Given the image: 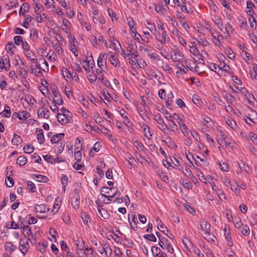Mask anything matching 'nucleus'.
I'll list each match as a JSON object with an SVG mask.
<instances>
[{
	"label": "nucleus",
	"mask_w": 257,
	"mask_h": 257,
	"mask_svg": "<svg viewBox=\"0 0 257 257\" xmlns=\"http://www.w3.org/2000/svg\"><path fill=\"white\" fill-rule=\"evenodd\" d=\"M36 132L38 133L37 134V140L38 142L40 144H43L45 143V139H44V135L43 134V131L42 129H37Z\"/></svg>",
	"instance_id": "393cba45"
},
{
	"label": "nucleus",
	"mask_w": 257,
	"mask_h": 257,
	"mask_svg": "<svg viewBox=\"0 0 257 257\" xmlns=\"http://www.w3.org/2000/svg\"><path fill=\"white\" fill-rule=\"evenodd\" d=\"M197 42L203 46H206L208 44V42L204 38L199 36L197 39Z\"/></svg>",
	"instance_id": "680f3d73"
},
{
	"label": "nucleus",
	"mask_w": 257,
	"mask_h": 257,
	"mask_svg": "<svg viewBox=\"0 0 257 257\" xmlns=\"http://www.w3.org/2000/svg\"><path fill=\"white\" fill-rule=\"evenodd\" d=\"M156 39L160 41L162 44H166L167 40L169 39V37L167 35L166 31H162L161 35H159V37H156Z\"/></svg>",
	"instance_id": "6ab92c4d"
},
{
	"label": "nucleus",
	"mask_w": 257,
	"mask_h": 257,
	"mask_svg": "<svg viewBox=\"0 0 257 257\" xmlns=\"http://www.w3.org/2000/svg\"><path fill=\"white\" fill-rule=\"evenodd\" d=\"M11 65L10 62V58L8 57V63H5L4 60L2 58L0 59V72H2L3 69H5L6 71H9L10 69Z\"/></svg>",
	"instance_id": "ddd939ff"
},
{
	"label": "nucleus",
	"mask_w": 257,
	"mask_h": 257,
	"mask_svg": "<svg viewBox=\"0 0 257 257\" xmlns=\"http://www.w3.org/2000/svg\"><path fill=\"white\" fill-rule=\"evenodd\" d=\"M62 23L64 28H62L61 29L67 34H70V30L69 28V26L71 25L70 22L65 18L63 19Z\"/></svg>",
	"instance_id": "4be33fe9"
},
{
	"label": "nucleus",
	"mask_w": 257,
	"mask_h": 257,
	"mask_svg": "<svg viewBox=\"0 0 257 257\" xmlns=\"http://www.w3.org/2000/svg\"><path fill=\"white\" fill-rule=\"evenodd\" d=\"M117 194H118V196L120 195V192L118 191V189H115V192H113L112 195H106L102 193L101 195L107 198L108 201H112V198L115 197Z\"/></svg>",
	"instance_id": "f704fd0d"
},
{
	"label": "nucleus",
	"mask_w": 257,
	"mask_h": 257,
	"mask_svg": "<svg viewBox=\"0 0 257 257\" xmlns=\"http://www.w3.org/2000/svg\"><path fill=\"white\" fill-rule=\"evenodd\" d=\"M184 63L185 64L186 67H187V68L191 71L195 70V69L198 67L197 64L194 62L188 63V62L186 60Z\"/></svg>",
	"instance_id": "49530a36"
},
{
	"label": "nucleus",
	"mask_w": 257,
	"mask_h": 257,
	"mask_svg": "<svg viewBox=\"0 0 257 257\" xmlns=\"http://www.w3.org/2000/svg\"><path fill=\"white\" fill-rule=\"evenodd\" d=\"M106 59L107 55L106 54H100L97 60V65L98 67L103 71L106 69Z\"/></svg>",
	"instance_id": "6e6552de"
},
{
	"label": "nucleus",
	"mask_w": 257,
	"mask_h": 257,
	"mask_svg": "<svg viewBox=\"0 0 257 257\" xmlns=\"http://www.w3.org/2000/svg\"><path fill=\"white\" fill-rule=\"evenodd\" d=\"M24 151L25 153L31 154L34 151V148L32 145H26L23 148Z\"/></svg>",
	"instance_id": "8fccbe9b"
},
{
	"label": "nucleus",
	"mask_w": 257,
	"mask_h": 257,
	"mask_svg": "<svg viewBox=\"0 0 257 257\" xmlns=\"http://www.w3.org/2000/svg\"><path fill=\"white\" fill-rule=\"evenodd\" d=\"M33 20V18L29 15H27L26 16V18L24 19L23 24L22 25L23 27L25 28H28L29 26V23Z\"/></svg>",
	"instance_id": "09e8293b"
},
{
	"label": "nucleus",
	"mask_w": 257,
	"mask_h": 257,
	"mask_svg": "<svg viewBox=\"0 0 257 257\" xmlns=\"http://www.w3.org/2000/svg\"><path fill=\"white\" fill-rule=\"evenodd\" d=\"M6 49L7 52L10 54V55H13L17 49V47L13 42H9L6 45Z\"/></svg>",
	"instance_id": "aec40b11"
},
{
	"label": "nucleus",
	"mask_w": 257,
	"mask_h": 257,
	"mask_svg": "<svg viewBox=\"0 0 257 257\" xmlns=\"http://www.w3.org/2000/svg\"><path fill=\"white\" fill-rule=\"evenodd\" d=\"M162 68L164 70L167 71L168 73L171 74L173 73V69L170 67L169 65L167 63H163Z\"/></svg>",
	"instance_id": "e2e57ef3"
},
{
	"label": "nucleus",
	"mask_w": 257,
	"mask_h": 257,
	"mask_svg": "<svg viewBox=\"0 0 257 257\" xmlns=\"http://www.w3.org/2000/svg\"><path fill=\"white\" fill-rule=\"evenodd\" d=\"M29 241L30 239L26 236L23 238H21L20 239L19 243L22 247L20 249V250L24 254H25L28 251V248L30 247L29 243Z\"/></svg>",
	"instance_id": "0eeeda50"
},
{
	"label": "nucleus",
	"mask_w": 257,
	"mask_h": 257,
	"mask_svg": "<svg viewBox=\"0 0 257 257\" xmlns=\"http://www.w3.org/2000/svg\"><path fill=\"white\" fill-rule=\"evenodd\" d=\"M61 183L63 185V191H65L66 187L68 185V177L66 175L62 174L61 176Z\"/></svg>",
	"instance_id": "37998d69"
},
{
	"label": "nucleus",
	"mask_w": 257,
	"mask_h": 257,
	"mask_svg": "<svg viewBox=\"0 0 257 257\" xmlns=\"http://www.w3.org/2000/svg\"><path fill=\"white\" fill-rule=\"evenodd\" d=\"M27 159L25 156L23 155L19 156L17 160V164L21 166H24L27 163Z\"/></svg>",
	"instance_id": "58836bf2"
},
{
	"label": "nucleus",
	"mask_w": 257,
	"mask_h": 257,
	"mask_svg": "<svg viewBox=\"0 0 257 257\" xmlns=\"http://www.w3.org/2000/svg\"><path fill=\"white\" fill-rule=\"evenodd\" d=\"M27 189L30 192L33 193L36 191V186L32 181H27Z\"/></svg>",
	"instance_id": "de8ad7c7"
},
{
	"label": "nucleus",
	"mask_w": 257,
	"mask_h": 257,
	"mask_svg": "<svg viewBox=\"0 0 257 257\" xmlns=\"http://www.w3.org/2000/svg\"><path fill=\"white\" fill-rule=\"evenodd\" d=\"M200 226L201 229L203 232V237L208 241L214 242L216 238L211 232L210 224L207 221H202L200 222Z\"/></svg>",
	"instance_id": "f257e3e1"
},
{
	"label": "nucleus",
	"mask_w": 257,
	"mask_h": 257,
	"mask_svg": "<svg viewBox=\"0 0 257 257\" xmlns=\"http://www.w3.org/2000/svg\"><path fill=\"white\" fill-rule=\"evenodd\" d=\"M107 55L109 56V60L112 65L114 67L119 66L120 63L118 59L111 52H109Z\"/></svg>",
	"instance_id": "f3484780"
},
{
	"label": "nucleus",
	"mask_w": 257,
	"mask_h": 257,
	"mask_svg": "<svg viewBox=\"0 0 257 257\" xmlns=\"http://www.w3.org/2000/svg\"><path fill=\"white\" fill-rule=\"evenodd\" d=\"M169 125L173 132H176L178 131L177 125L173 120L170 119Z\"/></svg>",
	"instance_id": "69168bd1"
},
{
	"label": "nucleus",
	"mask_w": 257,
	"mask_h": 257,
	"mask_svg": "<svg viewBox=\"0 0 257 257\" xmlns=\"http://www.w3.org/2000/svg\"><path fill=\"white\" fill-rule=\"evenodd\" d=\"M248 137L250 138L251 141L254 145H257V135L253 132H249L248 134Z\"/></svg>",
	"instance_id": "6e6d98bb"
},
{
	"label": "nucleus",
	"mask_w": 257,
	"mask_h": 257,
	"mask_svg": "<svg viewBox=\"0 0 257 257\" xmlns=\"http://www.w3.org/2000/svg\"><path fill=\"white\" fill-rule=\"evenodd\" d=\"M224 236L226 240L227 244L229 246H232L233 245V242L231 237L229 230H228V232H225V233H224Z\"/></svg>",
	"instance_id": "a19ab883"
},
{
	"label": "nucleus",
	"mask_w": 257,
	"mask_h": 257,
	"mask_svg": "<svg viewBox=\"0 0 257 257\" xmlns=\"http://www.w3.org/2000/svg\"><path fill=\"white\" fill-rule=\"evenodd\" d=\"M30 4L28 3L23 4L20 8L19 14L20 15H24L26 13H28L29 10Z\"/></svg>",
	"instance_id": "c85d7f7f"
},
{
	"label": "nucleus",
	"mask_w": 257,
	"mask_h": 257,
	"mask_svg": "<svg viewBox=\"0 0 257 257\" xmlns=\"http://www.w3.org/2000/svg\"><path fill=\"white\" fill-rule=\"evenodd\" d=\"M171 160V164L172 165L174 168L178 169L180 170L181 168H180V161L179 160L177 159L175 157H173L172 158H170Z\"/></svg>",
	"instance_id": "2f4dec72"
},
{
	"label": "nucleus",
	"mask_w": 257,
	"mask_h": 257,
	"mask_svg": "<svg viewBox=\"0 0 257 257\" xmlns=\"http://www.w3.org/2000/svg\"><path fill=\"white\" fill-rule=\"evenodd\" d=\"M82 146H80V148L79 147L75 146V150H77V151L75 152V158L77 162H79L81 160L82 155L81 150H82Z\"/></svg>",
	"instance_id": "7c9ffc66"
},
{
	"label": "nucleus",
	"mask_w": 257,
	"mask_h": 257,
	"mask_svg": "<svg viewBox=\"0 0 257 257\" xmlns=\"http://www.w3.org/2000/svg\"><path fill=\"white\" fill-rule=\"evenodd\" d=\"M119 114L122 117L124 118V120L123 121V123L124 124L126 125L127 126H128L129 124L131 125H132V123L130 121L127 116L126 115L127 112L124 109L120 110L119 111Z\"/></svg>",
	"instance_id": "5701e85b"
},
{
	"label": "nucleus",
	"mask_w": 257,
	"mask_h": 257,
	"mask_svg": "<svg viewBox=\"0 0 257 257\" xmlns=\"http://www.w3.org/2000/svg\"><path fill=\"white\" fill-rule=\"evenodd\" d=\"M127 25L129 27L130 30H134L137 29V28L135 26V23L134 20L130 17L127 18Z\"/></svg>",
	"instance_id": "5fc2aeb1"
},
{
	"label": "nucleus",
	"mask_w": 257,
	"mask_h": 257,
	"mask_svg": "<svg viewBox=\"0 0 257 257\" xmlns=\"http://www.w3.org/2000/svg\"><path fill=\"white\" fill-rule=\"evenodd\" d=\"M88 80L91 83H94L97 79V76L96 74H94L92 72V74H90L87 75Z\"/></svg>",
	"instance_id": "0e129e2a"
},
{
	"label": "nucleus",
	"mask_w": 257,
	"mask_h": 257,
	"mask_svg": "<svg viewBox=\"0 0 257 257\" xmlns=\"http://www.w3.org/2000/svg\"><path fill=\"white\" fill-rule=\"evenodd\" d=\"M102 248L107 257H110L112 254V249L109 244L104 243L102 245Z\"/></svg>",
	"instance_id": "b1692460"
},
{
	"label": "nucleus",
	"mask_w": 257,
	"mask_h": 257,
	"mask_svg": "<svg viewBox=\"0 0 257 257\" xmlns=\"http://www.w3.org/2000/svg\"><path fill=\"white\" fill-rule=\"evenodd\" d=\"M196 44L195 42H192L191 45L189 46L190 51L195 56H197L199 54V50L196 47Z\"/></svg>",
	"instance_id": "e433bc0d"
},
{
	"label": "nucleus",
	"mask_w": 257,
	"mask_h": 257,
	"mask_svg": "<svg viewBox=\"0 0 257 257\" xmlns=\"http://www.w3.org/2000/svg\"><path fill=\"white\" fill-rule=\"evenodd\" d=\"M113 251L114 253V257H121L122 252L119 247L115 246Z\"/></svg>",
	"instance_id": "774afa93"
},
{
	"label": "nucleus",
	"mask_w": 257,
	"mask_h": 257,
	"mask_svg": "<svg viewBox=\"0 0 257 257\" xmlns=\"http://www.w3.org/2000/svg\"><path fill=\"white\" fill-rule=\"evenodd\" d=\"M166 242L165 243L164 245L162 247V248L164 249H167L168 251L170 253H173L174 252V249L172 246V245L171 243L169 242V241L167 239H166Z\"/></svg>",
	"instance_id": "cd10ccee"
},
{
	"label": "nucleus",
	"mask_w": 257,
	"mask_h": 257,
	"mask_svg": "<svg viewBox=\"0 0 257 257\" xmlns=\"http://www.w3.org/2000/svg\"><path fill=\"white\" fill-rule=\"evenodd\" d=\"M12 142L14 145L18 146L23 143V140L20 136L15 134L13 135Z\"/></svg>",
	"instance_id": "a878e982"
},
{
	"label": "nucleus",
	"mask_w": 257,
	"mask_h": 257,
	"mask_svg": "<svg viewBox=\"0 0 257 257\" xmlns=\"http://www.w3.org/2000/svg\"><path fill=\"white\" fill-rule=\"evenodd\" d=\"M71 201L73 208H78L80 204V196L76 190L74 191L73 196L71 197Z\"/></svg>",
	"instance_id": "1a4fd4ad"
},
{
	"label": "nucleus",
	"mask_w": 257,
	"mask_h": 257,
	"mask_svg": "<svg viewBox=\"0 0 257 257\" xmlns=\"http://www.w3.org/2000/svg\"><path fill=\"white\" fill-rule=\"evenodd\" d=\"M238 229H239L241 234L247 236L250 234V229L246 224H243Z\"/></svg>",
	"instance_id": "c756f323"
},
{
	"label": "nucleus",
	"mask_w": 257,
	"mask_h": 257,
	"mask_svg": "<svg viewBox=\"0 0 257 257\" xmlns=\"http://www.w3.org/2000/svg\"><path fill=\"white\" fill-rule=\"evenodd\" d=\"M62 73L63 77L66 79H71L72 78V75L71 72L66 68H63Z\"/></svg>",
	"instance_id": "4c0bfd02"
},
{
	"label": "nucleus",
	"mask_w": 257,
	"mask_h": 257,
	"mask_svg": "<svg viewBox=\"0 0 257 257\" xmlns=\"http://www.w3.org/2000/svg\"><path fill=\"white\" fill-rule=\"evenodd\" d=\"M225 30L226 34L228 35H229L230 33H232L233 31V29L231 25L229 23H227L225 24Z\"/></svg>",
	"instance_id": "052dcab7"
},
{
	"label": "nucleus",
	"mask_w": 257,
	"mask_h": 257,
	"mask_svg": "<svg viewBox=\"0 0 257 257\" xmlns=\"http://www.w3.org/2000/svg\"><path fill=\"white\" fill-rule=\"evenodd\" d=\"M65 136L64 133L57 134L53 135L50 140V142L52 144H55L58 143L59 141L62 140Z\"/></svg>",
	"instance_id": "2eb2a0df"
},
{
	"label": "nucleus",
	"mask_w": 257,
	"mask_h": 257,
	"mask_svg": "<svg viewBox=\"0 0 257 257\" xmlns=\"http://www.w3.org/2000/svg\"><path fill=\"white\" fill-rule=\"evenodd\" d=\"M115 189H118L117 188H108L107 187H102L101 191L107 195H112L113 192H115Z\"/></svg>",
	"instance_id": "473e14b6"
},
{
	"label": "nucleus",
	"mask_w": 257,
	"mask_h": 257,
	"mask_svg": "<svg viewBox=\"0 0 257 257\" xmlns=\"http://www.w3.org/2000/svg\"><path fill=\"white\" fill-rule=\"evenodd\" d=\"M141 127L143 130L144 135L149 140H151L152 138V135L150 134V128L148 125L143 123L141 125Z\"/></svg>",
	"instance_id": "a211bd4d"
},
{
	"label": "nucleus",
	"mask_w": 257,
	"mask_h": 257,
	"mask_svg": "<svg viewBox=\"0 0 257 257\" xmlns=\"http://www.w3.org/2000/svg\"><path fill=\"white\" fill-rule=\"evenodd\" d=\"M245 117L251 122L253 123H257V112L253 109H250L249 112Z\"/></svg>",
	"instance_id": "9b49d317"
},
{
	"label": "nucleus",
	"mask_w": 257,
	"mask_h": 257,
	"mask_svg": "<svg viewBox=\"0 0 257 257\" xmlns=\"http://www.w3.org/2000/svg\"><path fill=\"white\" fill-rule=\"evenodd\" d=\"M184 245L187 249H189L190 247H193V244L187 237H184L182 239Z\"/></svg>",
	"instance_id": "3c124183"
},
{
	"label": "nucleus",
	"mask_w": 257,
	"mask_h": 257,
	"mask_svg": "<svg viewBox=\"0 0 257 257\" xmlns=\"http://www.w3.org/2000/svg\"><path fill=\"white\" fill-rule=\"evenodd\" d=\"M2 116L5 117H9L11 115V108L8 106H6L5 110L1 113Z\"/></svg>",
	"instance_id": "a18cd8bd"
},
{
	"label": "nucleus",
	"mask_w": 257,
	"mask_h": 257,
	"mask_svg": "<svg viewBox=\"0 0 257 257\" xmlns=\"http://www.w3.org/2000/svg\"><path fill=\"white\" fill-rule=\"evenodd\" d=\"M226 123L233 130H236L237 128V124L234 120L231 118H227Z\"/></svg>",
	"instance_id": "c03bdc74"
},
{
	"label": "nucleus",
	"mask_w": 257,
	"mask_h": 257,
	"mask_svg": "<svg viewBox=\"0 0 257 257\" xmlns=\"http://www.w3.org/2000/svg\"><path fill=\"white\" fill-rule=\"evenodd\" d=\"M9 167H7L6 170V184L8 187H12L14 185V180L11 177V176L13 175V171L11 170L10 171V174H8Z\"/></svg>",
	"instance_id": "9d476101"
},
{
	"label": "nucleus",
	"mask_w": 257,
	"mask_h": 257,
	"mask_svg": "<svg viewBox=\"0 0 257 257\" xmlns=\"http://www.w3.org/2000/svg\"><path fill=\"white\" fill-rule=\"evenodd\" d=\"M192 100L193 102L199 107H202L203 102L202 101L200 97L196 94H194L192 96Z\"/></svg>",
	"instance_id": "bb28decb"
},
{
	"label": "nucleus",
	"mask_w": 257,
	"mask_h": 257,
	"mask_svg": "<svg viewBox=\"0 0 257 257\" xmlns=\"http://www.w3.org/2000/svg\"><path fill=\"white\" fill-rule=\"evenodd\" d=\"M70 43L69 47L71 51L75 55L77 56L78 51L77 49V41L73 35L69 34L67 36Z\"/></svg>",
	"instance_id": "20e7f679"
},
{
	"label": "nucleus",
	"mask_w": 257,
	"mask_h": 257,
	"mask_svg": "<svg viewBox=\"0 0 257 257\" xmlns=\"http://www.w3.org/2000/svg\"><path fill=\"white\" fill-rule=\"evenodd\" d=\"M171 58L174 63H184L186 60L184 55L180 51L171 53Z\"/></svg>",
	"instance_id": "7ed1b4c3"
},
{
	"label": "nucleus",
	"mask_w": 257,
	"mask_h": 257,
	"mask_svg": "<svg viewBox=\"0 0 257 257\" xmlns=\"http://www.w3.org/2000/svg\"><path fill=\"white\" fill-rule=\"evenodd\" d=\"M203 116V123L204 124L207 126V127H210L212 126L213 123L212 122L211 119L207 116L202 115Z\"/></svg>",
	"instance_id": "ea45409f"
},
{
	"label": "nucleus",
	"mask_w": 257,
	"mask_h": 257,
	"mask_svg": "<svg viewBox=\"0 0 257 257\" xmlns=\"http://www.w3.org/2000/svg\"><path fill=\"white\" fill-rule=\"evenodd\" d=\"M38 30L36 29H32L30 32V37L32 40H37L38 38Z\"/></svg>",
	"instance_id": "864d4df0"
},
{
	"label": "nucleus",
	"mask_w": 257,
	"mask_h": 257,
	"mask_svg": "<svg viewBox=\"0 0 257 257\" xmlns=\"http://www.w3.org/2000/svg\"><path fill=\"white\" fill-rule=\"evenodd\" d=\"M51 91L54 97L53 99L54 101L58 105H62L63 103V100L57 88L54 86L51 88Z\"/></svg>",
	"instance_id": "423d86ee"
},
{
	"label": "nucleus",
	"mask_w": 257,
	"mask_h": 257,
	"mask_svg": "<svg viewBox=\"0 0 257 257\" xmlns=\"http://www.w3.org/2000/svg\"><path fill=\"white\" fill-rule=\"evenodd\" d=\"M235 227L238 229L240 226H242L243 224L241 222V219L239 218H236L233 221Z\"/></svg>",
	"instance_id": "13d9d810"
},
{
	"label": "nucleus",
	"mask_w": 257,
	"mask_h": 257,
	"mask_svg": "<svg viewBox=\"0 0 257 257\" xmlns=\"http://www.w3.org/2000/svg\"><path fill=\"white\" fill-rule=\"evenodd\" d=\"M127 52L130 53L132 58H136L139 57V53L137 51V46L135 42L128 43L126 47Z\"/></svg>",
	"instance_id": "39448f33"
},
{
	"label": "nucleus",
	"mask_w": 257,
	"mask_h": 257,
	"mask_svg": "<svg viewBox=\"0 0 257 257\" xmlns=\"http://www.w3.org/2000/svg\"><path fill=\"white\" fill-rule=\"evenodd\" d=\"M144 237L150 241L155 242L157 240L156 237L153 234H145Z\"/></svg>",
	"instance_id": "338daca9"
},
{
	"label": "nucleus",
	"mask_w": 257,
	"mask_h": 257,
	"mask_svg": "<svg viewBox=\"0 0 257 257\" xmlns=\"http://www.w3.org/2000/svg\"><path fill=\"white\" fill-rule=\"evenodd\" d=\"M38 115L39 117H43L48 119L49 117V111L48 110H42L39 109L37 111Z\"/></svg>",
	"instance_id": "72a5a7b5"
},
{
	"label": "nucleus",
	"mask_w": 257,
	"mask_h": 257,
	"mask_svg": "<svg viewBox=\"0 0 257 257\" xmlns=\"http://www.w3.org/2000/svg\"><path fill=\"white\" fill-rule=\"evenodd\" d=\"M14 40L15 44L18 46L22 45V43L24 42L23 38L21 36H15L14 38Z\"/></svg>",
	"instance_id": "4d7b16f0"
},
{
	"label": "nucleus",
	"mask_w": 257,
	"mask_h": 257,
	"mask_svg": "<svg viewBox=\"0 0 257 257\" xmlns=\"http://www.w3.org/2000/svg\"><path fill=\"white\" fill-rule=\"evenodd\" d=\"M154 119L158 123V127L164 133H167L169 131L168 125L164 123V121L161 116L160 114L154 115Z\"/></svg>",
	"instance_id": "f03ea898"
},
{
	"label": "nucleus",
	"mask_w": 257,
	"mask_h": 257,
	"mask_svg": "<svg viewBox=\"0 0 257 257\" xmlns=\"http://www.w3.org/2000/svg\"><path fill=\"white\" fill-rule=\"evenodd\" d=\"M69 116L68 115H64V114H58L57 118L58 121L62 124L64 125L69 122Z\"/></svg>",
	"instance_id": "4468645a"
},
{
	"label": "nucleus",
	"mask_w": 257,
	"mask_h": 257,
	"mask_svg": "<svg viewBox=\"0 0 257 257\" xmlns=\"http://www.w3.org/2000/svg\"><path fill=\"white\" fill-rule=\"evenodd\" d=\"M97 209L98 213L102 218L105 219L109 218L110 215L107 210L102 208L100 209L99 207Z\"/></svg>",
	"instance_id": "c9c22d12"
},
{
	"label": "nucleus",
	"mask_w": 257,
	"mask_h": 257,
	"mask_svg": "<svg viewBox=\"0 0 257 257\" xmlns=\"http://www.w3.org/2000/svg\"><path fill=\"white\" fill-rule=\"evenodd\" d=\"M210 32L213 39L216 40V42H214L215 45L218 46L221 45L222 43L220 41V39H219V37H222V35L216 30L211 31L210 29Z\"/></svg>",
	"instance_id": "f8f14e48"
},
{
	"label": "nucleus",
	"mask_w": 257,
	"mask_h": 257,
	"mask_svg": "<svg viewBox=\"0 0 257 257\" xmlns=\"http://www.w3.org/2000/svg\"><path fill=\"white\" fill-rule=\"evenodd\" d=\"M175 66L180 70V72L183 71L185 73H187L188 72V69L186 67L185 63H176Z\"/></svg>",
	"instance_id": "603ef678"
},
{
	"label": "nucleus",
	"mask_w": 257,
	"mask_h": 257,
	"mask_svg": "<svg viewBox=\"0 0 257 257\" xmlns=\"http://www.w3.org/2000/svg\"><path fill=\"white\" fill-rule=\"evenodd\" d=\"M20 113L21 116L19 117V119L20 120H25L30 116V113L26 111H22V112H20Z\"/></svg>",
	"instance_id": "bf43d9fd"
},
{
	"label": "nucleus",
	"mask_w": 257,
	"mask_h": 257,
	"mask_svg": "<svg viewBox=\"0 0 257 257\" xmlns=\"http://www.w3.org/2000/svg\"><path fill=\"white\" fill-rule=\"evenodd\" d=\"M5 249L10 251L13 252L16 249V246L11 242H6L5 244Z\"/></svg>",
	"instance_id": "79ce46f5"
},
{
	"label": "nucleus",
	"mask_w": 257,
	"mask_h": 257,
	"mask_svg": "<svg viewBox=\"0 0 257 257\" xmlns=\"http://www.w3.org/2000/svg\"><path fill=\"white\" fill-rule=\"evenodd\" d=\"M254 4L251 2H247V7H246V13L247 15L250 16L252 17L253 19V22H255V18L253 17V14L254 13V12L253 11V7H254Z\"/></svg>",
	"instance_id": "dca6fc26"
},
{
	"label": "nucleus",
	"mask_w": 257,
	"mask_h": 257,
	"mask_svg": "<svg viewBox=\"0 0 257 257\" xmlns=\"http://www.w3.org/2000/svg\"><path fill=\"white\" fill-rule=\"evenodd\" d=\"M49 209L47 207V206L44 204H42L40 205H37L35 207V210L37 212H39L40 213H44L49 211Z\"/></svg>",
	"instance_id": "412c9836"
}]
</instances>
